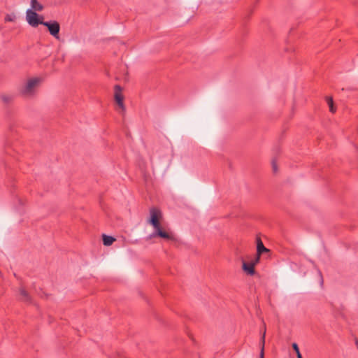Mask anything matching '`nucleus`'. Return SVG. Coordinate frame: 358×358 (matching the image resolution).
<instances>
[{
	"label": "nucleus",
	"mask_w": 358,
	"mask_h": 358,
	"mask_svg": "<svg viewBox=\"0 0 358 358\" xmlns=\"http://www.w3.org/2000/svg\"><path fill=\"white\" fill-rule=\"evenodd\" d=\"M0 97L2 101L5 103H10L13 99V96L10 94H2Z\"/></svg>",
	"instance_id": "nucleus-11"
},
{
	"label": "nucleus",
	"mask_w": 358,
	"mask_h": 358,
	"mask_svg": "<svg viewBox=\"0 0 358 358\" xmlns=\"http://www.w3.org/2000/svg\"><path fill=\"white\" fill-rule=\"evenodd\" d=\"M150 214L148 222L154 228L153 232L150 234V238L159 237L167 241H176V238L172 232L167 231L161 227L159 222L162 218L161 211L156 208H152L150 210Z\"/></svg>",
	"instance_id": "nucleus-1"
},
{
	"label": "nucleus",
	"mask_w": 358,
	"mask_h": 358,
	"mask_svg": "<svg viewBox=\"0 0 358 358\" xmlns=\"http://www.w3.org/2000/svg\"><path fill=\"white\" fill-rule=\"evenodd\" d=\"M270 252V250H268V248H266L262 240L260 238L257 237V253L259 255H263L264 253H269Z\"/></svg>",
	"instance_id": "nucleus-8"
},
{
	"label": "nucleus",
	"mask_w": 358,
	"mask_h": 358,
	"mask_svg": "<svg viewBox=\"0 0 358 358\" xmlns=\"http://www.w3.org/2000/svg\"><path fill=\"white\" fill-rule=\"evenodd\" d=\"M260 256L261 255H259L257 253H256L255 259L250 262L254 263V266L259 262Z\"/></svg>",
	"instance_id": "nucleus-15"
},
{
	"label": "nucleus",
	"mask_w": 358,
	"mask_h": 358,
	"mask_svg": "<svg viewBox=\"0 0 358 358\" xmlns=\"http://www.w3.org/2000/svg\"><path fill=\"white\" fill-rule=\"evenodd\" d=\"M292 348L296 353L297 358H303L302 355L299 351V346L296 343H292Z\"/></svg>",
	"instance_id": "nucleus-14"
},
{
	"label": "nucleus",
	"mask_w": 358,
	"mask_h": 358,
	"mask_svg": "<svg viewBox=\"0 0 358 358\" xmlns=\"http://www.w3.org/2000/svg\"><path fill=\"white\" fill-rule=\"evenodd\" d=\"M327 104L329 105V110L332 113H334L336 112V108L334 107V101H333L332 98L327 97Z\"/></svg>",
	"instance_id": "nucleus-12"
},
{
	"label": "nucleus",
	"mask_w": 358,
	"mask_h": 358,
	"mask_svg": "<svg viewBox=\"0 0 358 358\" xmlns=\"http://www.w3.org/2000/svg\"><path fill=\"white\" fill-rule=\"evenodd\" d=\"M43 6L38 2L37 0H31V10L34 12H41L43 10Z\"/></svg>",
	"instance_id": "nucleus-9"
},
{
	"label": "nucleus",
	"mask_w": 358,
	"mask_h": 358,
	"mask_svg": "<svg viewBox=\"0 0 358 358\" xmlns=\"http://www.w3.org/2000/svg\"><path fill=\"white\" fill-rule=\"evenodd\" d=\"M264 338H265V337H262V348L261 353H260V358H264V343H265Z\"/></svg>",
	"instance_id": "nucleus-16"
},
{
	"label": "nucleus",
	"mask_w": 358,
	"mask_h": 358,
	"mask_svg": "<svg viewBox=\"0 0 358 358\" xmlns=\"http://www.w3.org/2000/svg\"><path fill=\"white\" fill-rule=\"evenodd\" d=\"M43 25L48 28V31L52 36L57 39L59 38V34L60 31V25L58 22L55 20H50L48 22L43 21Z\"/></svg>",
	"instance_id": "nucleus-4"
},
{
	"label": "nucleus",
	"mask_w": 358,
	"mask_h": 358,
	"mask_svg": "<svg viewBox=\"0 0 358 358\" xmlns=\"http://www.w3.org/2000/svg\"><path fill=\"white\" fill-rule=\"evenodd\" d=\"M41 81V80L38 78L29 79L20 89L21 94L26 97L32 96L34 94L36 87L39 85Z\"/></svg>",
	"instance_id": "nucleus-2"
},
{
	"label": "nucleus",
	"mask_w": 358,
	"mask_h": 358,
	"mask_svg": "<svg viewBox=\"0 0 358 358\" xmlns=\"http://www.w3.org/2000/svg\"><path fill=\"white\" fill-rule=\"evenodd\" d=\"M242 268L248 275H253L255 273L254 263H248L243 260Z\"/></svg>",
	"instance_id": "nucleus-7"
},
{
	"label": "nucleus",
	"mask_w": 358,
	"mask_h": 358,
	"mask_svg": "<svg viewBox=\"0 0 358 358\" xmlns=\"http://www.w3.org/2000/svg\"><path fill=\"white\" fill-rule=\"evenodd\" d=\"M43 15H39L31 9H28L26 12V20L28 24L33 27H37L39 24H43Z\"/></svg>",
	"instance_id": "nucleus-3"
},
{
	"label": "nucleus",
	"mask_w": 358,
	"mask_h": 358,
	"mask_svg": "<svg viewBox=\"0 0 358 358\" xmlns=\"http://www.w3.org/2000/svg\"><path fill=\"white\" fill-rule=\"evenodd\" d=\"M19 292H20V297H19L20 301L27 303L28 304L32 303V298L30 296V294L28 293V292L24 289V288L20 287Z\"/></svg>",
	"instance_id": "nucleus-6"
},
{
	"label": "nucleus",
	"mask_w": 358,
	"mask_h": 358,
	"mask_svg": "<svg viewBox=\"0 0 358 358\" xmlns=\"http://www.w3.org/2000/svg\"><path fill=\"white\" fill-rule=\"evenodd\" d=\"M16 19V16L14 13L7 14L5 17V22H14Z\"/></svg>",
	"instance_id": "nucleus-13"
},
{
	"label": "nucleus",
	"mask_w": 358,
	"mask_h": 358,
	"mask_svg": "<svg viewBox=\"0 0 358 358\" xmlns=\"http://www.w3.org/2000/svg\"><path fill=\"white\" fill-rule=\"evenodd\" d=\"M114 97H115V100L117 103V104L118 105V106L123 110L124 111L125 110V106H124V102H123V100H124V96L122 94V87L118 85H116L115 86V95H114Z\"/></svg>",
	"instance_id": "nucleus-5"
},
{
	"label": "nucleus",
	"mask_w": 358,
	"mask_h": 358,
	"mask_svg": "<svg viewBox=\"0 0 358 358\" xmlns=\"http://www.w3.org/2000/svg\"><path fill=\"white\" fill-rule=\"evenodd\" d=\"M272 166H273V171L274 173H275L277 171L276 164L274 162H273Z\"/></svg>",
	"instance_id": "nucleus-17"
},
{
	"label": "nucleus",
	"mask_w": 358,
	"mask_h": 358,
	"mask_svg": "<svg viewBox=\"0 0 358 358\" xmlns=\"http://www.w3.org/2000/svg\"><path fill=\"white\" fill-rule=\"evenodd\" d=\"M102 240L104 245L109 246L113 243V242L115 241V238L113 236L103 234Z\"/></svg>",
	"instance_id": "nucleus-10"
}]
</instances>
